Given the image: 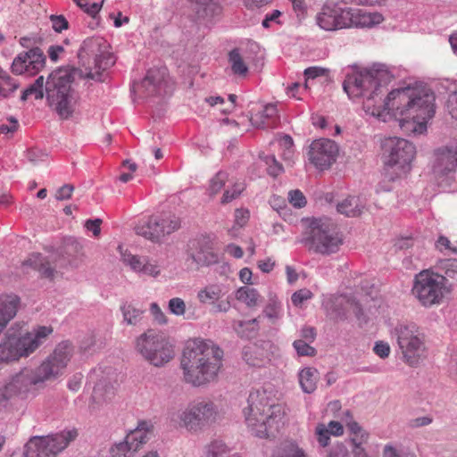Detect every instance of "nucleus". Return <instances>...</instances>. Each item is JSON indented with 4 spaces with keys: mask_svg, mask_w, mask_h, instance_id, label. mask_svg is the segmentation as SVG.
Here are the masks:
<instances>
[{
    "mask_svg": "<svg viewBox=\"0 0 457 457\" xmlns=\"http://www.w3.org/2000/svg\"><path fill=\"white\" fill-rule=\"evenodd\" d=\"M343 88L350 98H363L364 111L376 117L387 112L394 116L405 131L422 134L427 122L435 114V95L425 86L400 87L389 92L386 86L394 72L384 63L367 68H348Z\"/></svg>",
    "mask_w": 457,
    "mask_h": 457,
    "instance_id": "1",
    "label": "nucleus"
},
{
    "mask_svg": "<svg viewBox=\"0 0 457 457\" xmlns=\"http://www.w3.org/2000/svg\"><path fill=\"white\" fill-rule=\"evenodd\" d=\"M79 68H60L52 72L46 81L39 76L33 84L25 89L21 101L29 96L42 99L46 92V100L62 120L69 119L74 112L77 94L71 87L76 76L96 81H104L103 71L115 63L114 56L107 52L106 42L101 37H88L83 41L79 51Z\"/></svg>",
    "mask_w": 457,
    "mask_h": 457,
    "instance_id": "2",
    "label": "nucleus"
},
{
    "mask_svg": "<svg viewBox=\"0 0 457 457\" xmlns=\"http://www.w3.org/2000/svg\"><path fill=\"white\" fill-rule=\"evenodd\" d=\"M73 347L69 341L61 342L36 369L25 368L12 376L0 388V409L12 408L29 398H34L45 383L62 375L72 356Z\"/></svg>",
    "mask_w": 457,
    "mask_h": 457,
    "instance_id": "3",
    "label": "nucleus"
},
{
    "mask_svg": "<svg viewBox=\"0 0 457 457\" xmlns=\"http://www.w3.org/2000/svg\"><path fill=\"white\" fill-rule=\"evenodd\" d=\"M223 351L210 340L194 339L187 343L180 367L184 381L193 386L213 382L222 367Z\"/></svg>",
    "mask_w": 457,
    "mask_h": 457,
    "instance_id": "4",
    "label": "nucleus"
},
{
    "mask_svg": "<svg viewBox=\"0 0 457 457\" xmlns=\"http://www.w3.org/2000/svg\"><path fill=\"white\" fill-rule=\"evenodd\" d=\"M243 412L252 434L261 438L274 436L285 423V406L277 403L266 390L251 392Z\"/></svg>",
    "mask_w": 457,
    "mask_h": 457,
    "instance_id": "5",
    "label": "nucleus"
},
{
    "mask_svg": "<svg viewBox=\"0 0 457 457\" xmlns=\"http://www.w3.org/2000/svg\"><path fill=\"white\" fill-rule=\"evenodd\" d=\"M384 21L381 13L367 12L358 8H322L317 14L316 21L320 29L334 31L347 28H370Z\"/></svg>",
    "mask_w": 457,
    "mask_h": 457,
    "instance_id": "6",
    "label": "nucleus"
},
{
    "mask_svg": "<svg viewBox=\"0 0 457 457\" xmlns=\"http://www.w3.org/2000/svg\"><path fill=\"white\" fill-rule=\"evenodd\" d=\"M303 243L309 251L328 256L339 251L343 237L330 218H315L312 220Z\"/></svg>",
    "mask_w": 457,
    "mask_h": 457,
    "instance_id": "7",
    "label": "nucleus"
},
{
    "mask_svg": "<svg viewBox=\"0 0 457 457\" xmlns=\"http://www.w3.org/2000/svg\"><path fill=\"white\" fill-rule=\"evenodd\" d=\"M52 332L51 327L42 326L21 337L6 334L0 343V366L28 357L46 340Z\"/></svg>",
    "mask_w": 457,
    "mask_h": 457,
    "instance_id": "8",
    "label": "nucleus"
},
{
    "mask_svg": "<svg viewBox=\"0 0 457 457\" xmlns=\"http://www.w3.org/2000/svg\"><path fill=\"white\" fill-rule=\"evenodd\" d=\"M382 158L386 166V178L395 180L411 170V162L415 155V146L408 140L396 137H386L381 143Z\"/></svg>",
    "mask_w": 457,
    "mask_h": 457,
    "instance_id": "9",
    "label": "nucleus"
},
{
    "mask_svg": "<svg viewBox=\"0 0 457 457\" xmlns=\"http://www.w3.org/2000/svg\"><path fill=\"white\" fill-rule=\"evenodd\" d=\"M135 349L144 360L155 367L164 366L175 355L173 345L168 338L154 329H147L136 338Z\"/></svg>",
    "mask_w": 457,
    "mask_h": 457,
    "instance_id": "10",
    "label": "nucleus"
},
{
    "mask_svg": "<svg viewBox=\"0 0 457 457\" xmlns=\"http://www.w3.org/2000/svg\"><path fill=\"white\" fill-rule=\"evenodd\" d=\"M447 279L432 270H423L414 278L412 294L421 305L431 307L444 298Z\"/></svg>",
    "mask_w": 457,
    "mask_h": 457,
    "instance_id": "11",
    "label": "nucleus"
},
{
    "mask_svg": "<svg viewBox=\"0 0 457 457\" xmlns=\"http://www.w3.org/2000/svg\"><path fill=\"white\" fill-rule=\"evenodd\" d=\"M78 436L76 430H64L47 436L33 437L25 445V457H55Z\"/></svg>",
    "mask_w": 457,
    "mask_h": 457,
    "instance_id": "12",
    "label": "nucleus"
},
{
    "mask_svg": "<svg viewBox=\"0 0 457 457\" xmlns=\"http://www.w3.org/2000/svg\"><path fill=\"white\" fill-rule=\"evenodd\" d=\"M405 362L414 365L425 351L424 336L414 323L400 324L393 332Z\"/></svg>",
    "mask_w": 457,
    "mask_h": 457,
    "instance_id": "13",
    "label": "nucleus"
},
{
    "mask_svg": "<svg viewBox=\"0 0 457 457\" xmlns=\"http://www.w3.org/2000/svg\"><path fill=\"white\" fill-rule=\"evenodd\" d=\"M181 226L179 217L174 214L151 216L135 227L137 235L152 242H161L162 238L177 231Z\"/></svg>",
    "mask_w": 457,
    "mask_h": 457,
    "instance_id": "14",
    "label": "nucleus"
},
{
    "mask_svg": "<svg viewBox=\"0 0 457 457\" xmlns=\"http://www.w3.org/2000/svg\"><path fill=\"white\" fill-rule=\"evenodd\" d=\"M218 410L215 404L207 400L195 402L188 405L179 416L180 421L189 430H197L215 422Z\"/></svg>",
    "mask_w": 457,
    "mask_h": 457,
    "instance_id": "15",
    "label": "nucleus"
},
{
    "mask_svg": "<svg viewBox=\"0 0 457 457\" xmlns=\"http://www.w3.org/2000/svg\"><path fill=\"white\" fill-rule=\"evenodd\" d=\"M167 69L165 67L150 69L140 83L133 86V92L139 97L167 94L170 88Z\"/></svg>",
    "mask_w": 457,
    "mask_h": 457,
    "instance_id": "16",
    "label": "nucleus"
},
{
    "mask_svg": "<svg viewBox=\"0 0 457 457\" xmlns=\"http://www.w3.org/2000/svg\"><path fill=\"white\" fill-rule=\"evenodd\" d=\"M338 153L337 144L328 138L314 140L308 153L310 162L318 169L325 170L336 162Z\"/></svg>",
    "mask_w": 457,
    "mask_h": 457,
    "instance_id": "17",
    "label": "nucleus"
},
{
    "mask_svg": "<svg viewBox=\"0 0 457 457\" xmlns=\"http://www.w3.org/2000/svg\"><path fill=\"white\" fill-rule=\"evenodd\" d=\"M46 55L39 47H32L27 52L19 54L12 61L11 71L15 75L25 71L35 74L44 68Z\"/></svg>",
    "mask_w": 457,
    "mask_h": 457,
    "instance_id": "18",
    "label": "nucleus"
},
{
    "mask_svg": "<svg viewBox=\"0 0 457 457\" xmlns=\"http://www.w3.org/2000/svg\"><path fill=\"white\" fill-rule=\"evenodd\" d=\"M457 170V146L444 145L434 151L432 171L436 177H448Z\"/></svg>",
    "mask_w": 457,
    "mask_h": 457,
    "instance_id": "19",
    "label": "nucleus"
},
{
    "mask_svg": "<svg viewBox=\"0 0 457 457\" xmlns=\"http://www.w3.org/2000/svg\"><path fill=\"white\" fill-rule=\"evenodd\" d=\"M119 249L123 263L129 266L134 271L153 277L159 275L160 270L158 266L149 262L146 257L134 255L127 251L123 252L121 246H119Z\"/></svg>",
    "mask_w": 457,
    "mask_h": 457,
    "instance_id": "20",
    "label": "nucleus"
},
{
    "mask_svg": "<svg viewBox=\"0 0 457 457\" xmlns=\"http://www.w3.org/2000/svg\"><path fill=\"white\" fill-rule=\"evenodd\" d=\"M20 304V298L14 295L0 297V334L7 324L15 317Z\"/></svg>",
    "mask_w": 457,
    "mask_h": 457,
    "instance_id": "21",
    "label": "nucleus"
},
{
    "mask_svg": "<svg viewBox=\"0 0 457 457\" xmlns=\"http://www.w3.org/2000/svg\"><path fill=\"white\" fill-rule=\"evenodd\" d=\"M115 395V388L105 380L99 381L94 387L90 408L99 410L108 403Z\"/></svg>",
    "mask_w": 457,
    "mask_h": 457,
    "instance_id": "22",
    "label": "nucleus"
},
{
    "mask_svg": "<svg viewBox=\"0 0 457 457\" xmlns=\"http://www.w3.org/2000/svg\"><path fill=\"white\" fill-rule=\"evenodd\" d=\"M23 266H29L37 270L43 278L53 279L57 273L52 262L41 253L30 254L23 262Z\"/></svg>",
    "mask_w": 457,
    "mask_h": 457,
    "instance_id": "23",
    "label": "nucleus"
},
{
    "mask_svg": "<svg viewBox=\"0 0 457 457\" xmlns=\"http://www.w3.org/2000/svg\"><path fill=\"white\" fill-rule=\"evenodd\" d=\"M278 110L275 104H267L250 119L253 126L258 129L274 128L277 123Z\"/></svg>",
    "mask_w": 457,
    "mask_h": 457,
    "instance_id": "24",
    "label": "nucleus"
},
{
    "mask_svg": "<svg viewBox=\"0 0 457 457\" xmlns=\"http://www.w3.org/2000/svg\"><path fill=\"white\" fill-rule=\"evenodd\" d=\"M194 10L199 19L208 20L221 12V6L217 0H194Z\"/></svg>",
    "mask_w": 457,
    "mask_h": 457,
    "instance_id": "25",
    "label": "nucleus"
},
{
    "mask_svg": "<svg viewBox=\"0 0 457 457\" xmlns=\"http://www.w3.org/2000/svg\"><path fill=\"white\" fill-rule=\"evenodd\" d=\"M153 425L145 420L138 422L136 429L131 431L127 436V440L131 445L137 446V451L143 445L145 444L152 435Z\"/></svg>",
    "mask_w": 457,
    "mask_h": 457,
    "instance_id": "26",
    "label": "nucleus"
},
{
    "mask_svg": "<svg viewBox=\"0 0 457 457\" xmlns=\"http://www.w3.org/2000/svg\"><path fill=\"white\" fill-rule=\"evenodd\" d=\"M365 208L364 202L359 196H350L337 205V210L347 217H356L361 214Z\"/></svg>",
    "mask_w": 457,
    "mask_h": 457,
    "instance_id": "27",
    "label": "nucleus"
},
{
    "mask_svg": "<svg viewBox=\"0 0 457 457\" xmlns=\"http://www.w3.org/2000/svg\"><path fill=\"white\" fill-rule=\"evenodd\" d=\"M120 310L122 314L123 323L129 326H137L141 324L145 313L143 309L137 307L132 303L125 302L120 305Z\"/></svg>",
    "mask_w": 457,
    "mask_h": 457,
    "instance_id": "28",
    "label": "nucleus"
},
{
    "mask_svg": "<svg viewBox=\"0 0 457 457\" xmlns=\"http://www.w3.org/2000/svg\"><path fill=\"white\" fill-rule=\"evenodd\" d=\"M298 378L302 390L306 394H312L317 387L319 372L315 368L307 367L299 372Z\"/></svg>",
    "mask_w": 457,
    "mask_h": 457,
    "instance_id": "29",
    "label": "nucleus"
},
{
    "mask_svg": "<svg viewBox=\"0 0 457 457\" xmlns=\"http://www.w3.org/2000/svg\"><path fill=\"white\" fill-rule=\"evenodd\" d=\"M224 295L222 286L211 284L200 289L197 299L204 304H214Z\"/></svg>",
    "mask_w": 457,
    "mask_h": 457,
    "instance_id": "30",
    "label": "nucleus"
},
{
    "mask_svg": "<svg viewBox=\"0 0 457 457\" xmlns=\"http://www.w3.org/2000/svg\"><path fill=\"white\" fill-rule=\"evenodd\" d=\"M236 298L239 302L245 303L249 308L257 306L261 300L258 291L249 287H241L238 288L236 291Z\"/></svg>",
    "mask_w": 457,
    "mask_h": 457,
    "instance_id": "31",
    "label": "nucleus"
},
{
    "mask_svg": "<svg viewBox=\"0 0 457 457\" xmlns=\"http://www.w3.org/2000/svg\"><path fill=\"white\" fill-rule=\"evenodd\" d=\"M18 87V82L6 71L0 68V95L4 97H8Z\"/></svg>",
    "mask_w": 457,
    "mask_h": 457,
    "instance_id": "32",
    "label": "nucleus"
},
{
    "mask_svg": "<svg viewBox=\"0 0 457 457\" xmlns=\"http://www.w3.org/2000/svg\"><path fill=\"white\" fill-rule=\"evenodd\" d=\"M228 61L234 74L245 77L248 72V67L243 61L238 49H233L228 54Z\"/></svg>",
    "mask_w": 457,
    "mask_h": 457,
    "instance_id": "33",
    "label": "nucleus"
},
{
    "mask_svg": "<svg viewBox=\"0 0 457 457\" xmlns=\"http://www.w3.org/2000/svg\"><path fill=\"white\" fill-rule=\"evenodd\" d=\"M272 457H306L303 450L291 442L281 444L274 452Z\"/></svg>",
    "mask_w": 457,
    "mask_h": 457,
    "instance_id": "34",
    "label": "nucleus"
},
{
    "mask_svg": "<svg viewBox=\"0 0 457 457\" xmlns=\"http://www.w3.org/2000/svg\"><path fill=\"white\" fill-rule=\"evenodd\" d=\"M229 448L220 440H213L205 446V457H230Z\"/></svg>",
    "mask_w": 457,
    "mask_h": 457,
    "instance_id": "35",
    "label": "nucleus"
},
{
    "mask_svg": "<svg viewBox=\"0 0 457 457\" xmlns=\"http://www.w3.org/2000/svg\"><path fill=\"white\" fill-rule=\"evenodd\" d=\"M62 253L66 255L70 264H73L75 259L82 254V245L74 238H69L63 245Z\"/></svg>",
    "mask_w": 457,
    "mask_h": 457,
    "instance_id": "36",
    "label": "nucleus"
},
{
    "mask_svg": "<svg viewBox=\"0 0 457 457\" xmlns=\"http://www.w3.org/2000/svg\"><path fill=\"white\" fill-rule=\"evenodd\" d=\"M136 452L137 446L131 445L127 438L110 449L111 457H132Z\"/></svg>",
    "mask_w": 457,
    "mask_h": 457,
    "instance_id": "37",
    "label": "nucleus"
},
{
    "mask_svg": "<svg viewBox=\"0 0 457 457\" xmlns=\"http://www.w3.org/2000/svg\"><path fill=\"white\" fill-rule=\"evenodd\" d=\"M189 257L197 266H207L215 263L218 260L217 256L209 250H199L192 252Z\"/></svg>",
    "mask_w": 457,
    "mask_h": 457,
    "instance_id": "38",
    "label": "nucleus"
},
{
    "mask_svg": "<svg viewBox=\"0 0 457 457\" xmlns=\"http://www.w3.org/2000/svg\"><path fill=\"white\" fill-rule=\"evenodd\" d=\"M228 179V174L225 171H219L210 180L207 192L210 196H214L224 187Z\"/></svg>",
    "mask_w": 457,
    "mask_h": 457,
    "instance_id": "39",
    "label": "nucleus"
},
{
    "mask_svg": "<svg viewBox=\"0 0 457 457\" xmlns=\"http://www.w3.org/2000/svg\"><path fill=\"white\" fill-rule=\"evenodd\" d=\"M77 5L92 18H96L104 0H73Z\"/></svg>",
    "mask_w": 457,
    "mask_h": 457,
    "instance_id": "40",
    "label": "nucleus"
},
{
    "mask_svg": "<svg viewBox=\"0 0 457 457\" xmlns=\"http://www.w3.org/2000/svg\"><path fill=\"white\" fill-rule=\"evenodd\" d=\"M436 267L444 271L447 277L454 278L457 276V259H440L437 261Z\"/></svg>",
    "mask_w": 457,
    "mask_h": 457,
    "instance_id": "41",
    "label": "nucleus"
},
{
    "mask_svg": "<svg viewBox=\"0 0 457 457\" xmlns=\"http://www.w3.org/2000/svg\"><path fill=\"white\" fill-rule=\"evenodd\" d=\"M245 190V185L240 182H236L233 184V186L229 188H227L221 197L220 203L222 204H227L233 200L239 197L241 193Z\"/></svg>",
    "mask_w": 457,
    "mask_h": 457,
    "instance_id": "42",
    "label": "nucleus"
},
{
    "mask_svg": "<svg viewBox=\"0 0 457 457\" xmlns=\"http://www.w3.org/2000/svg\"><path fill=\"white\" fill-rule=\"evenodd\" d=\"M369 438L368 433H362L360 437L351 438L353 457H369L366 450L361 446Z\"/></svg>",
    "mask_w": 457,
    "mask_h": 457,
    "instance_id": "43",
    "label": "nucleus"
},
{
    "mask_svg": "<svg viewBox=\"0 0 457 457\" xmlns=\"http://www.w3.org/2000/svg\"><path fill=\"white\" fill-rule=\"evenodd\" d=\"M280 302L277 298H270V303L263 310V313L270 320H278L280 317Z\"/></svg>",
    "mask_w": 457,
    "mask_h": 457,
    "instance_id": "44",
    "label": "nucleus"
},
{
    "mask_svg": "<svg viewBox=\"0 0 457 457\" xmlns=\"http://www.w3.org/2000/svg\"><path fill=\"white\" fill-rule=\"evenodd\" d=\"M265 164L268 166V173L270 176L277 177L283 171L282 165L277 161L274 155L261 156Z\"/></svg>",
    "mask_w": 457,
    "mask_h": 457,
    "instance_id": "45",
    "label": "nucleus"
},
{
    "mask_svg": "<svg viewBox=\"0 0 457 457\" xmlns=\"http://www.w3.org/2000/svg\"><path fill=\"white\" fill-rule=\"evenodd\" d=\"M293 346L300 356H314L316 350L311 346L306 341L297 339L293 343Z\"/></svg>",
    "mask_w": 457,
    "mask_h": 457,
    "instance_id": "46",
    "label": "nucleus"
},
{
    "mask_svg": "<svg viewBox=\"0 0 457 457\" xmlns=\"http://www.w3.org/2000/svg\"><path fill=\"white\" fill-rule=\"evenodd\" d=\"M327 457H350V453L344 443L337 442L328 449Z\"/></svg>",
    "mask_w": 457,
    "mask_h": 457,
    "instance_id": "47",
    "label": "nucleus"
},
{
    "mask_svg": "<svg viewBox=\"0 0 457 457\" xmlns=\"http://www.w3.org/2000/svg\"><path fill=\"white\" fill-rule=\"evenodd\" d=\"M169 310L174 315H184L186 312V303L184 300L179 297L171 298L169 301Z\"/></svg>",
    "mask_w": 457,
    "mask_h": 457,
    "instance_id": "48",
    "label": "nucleus"
},
{
    "mask_svg": "<svg viewBox=\"0 0 457 457\" xmlns=\"http://www.w3.org/2000/svg\"><path fill=\"white\" fill-rule=\"evenodd\" d=\"M289 203L296 208H302L306 204V199L303 194L298 190H291L288 193Z\"/></svg>",
    "mask_w": 457,
    "mask_h": 457,
    "instance_id": "49",
    "label": "nucleus"
},
{
    "mask_svg": "<svg viewBox=\"0 0 457 457\" xmlns=\"http://www.w3.org/2000/svg\"><path fill=\"white\" fill-rule=\"evenodd\" d=\"M312 296L313 294L311 292V290L307 288H303L295 292L291 296V300L294 305L299 306L304 301L311 299Z\"/></svg>",
    "mask_w": 457,
    "mask_h": 457,
    "instance_id": "50",
    "label": "nucleus"
},
{
    "mask_svg": "<svg viewBox=\"0 0 457 457\" xmlns=\"http://www.w3.org/2000/svg\"><path fill=\"white\" fill-rule=\"evenodd\" d=\"M52 28L56 32H62L63 29H68L69 22L62 15H51Z\"/></svg>",
    "mask_w": 457,
    "mask_h": 457,
    "instance_id": "51",
    "label": "nucleus"
},
{
    "mask_svg": "<svg viewBox=\"0 0 457 457\" xmlns=\"http://www.w3.org/2000/svg\"><path fill=\"white\" fill-rule=\"evenodd\" d=\"M46 156L47 154L45 151L38 148H32L27 152L28 160L34 164L45 161Z\"/></svg>",
    "mask_w": 457,
    "mask_h": 457,
    "instance_id": "52",
    "label": "nucleus"
},
{
    "mask_svg": "<svg viewBox=\"0 0 457 457\" xmlns=\"http://www.w3.org/2000/svg\"><path fill=\"white\" fill-rule=\"evenodd\" d=\"M446 108L451 117L457 120V89L449 94Z\"/></svg>",
    "mask_w": 457,
    "mask_h": 457,
    "instance_id": "53",
    "label": "nucleus"
},
{
    "mask_svg": "<svg viewBox=\"0 0 457 457\" xmlns=\"http://www.w3.org/2000/svg\"><path fill=\"white\" fill-rule=\"evenodd\" d=\"M316 433L318 436V442L322 446L325 447L328 445L329 439H330V433L328 432V428L320 424L316 428Z\"/></svg>",
    "mask_w": 457,
    "mask_h": 457,
    "instance_id": "54",
    "label": "nucleus"
},
{
    "mask_svg": "<svg viewBox=\"0 0 457 457\" xmlns=\"http://www.w3.org/2000/svg\"><path fill=\"white\" fill-rule=\"evenodd\" d=\"M436 248L444 253L445 251H450L452 253H457V249L452 247L451 241L445 236H440L435 243Z\"/></svg>",
    "mask_w": 457,
    "mask_h": 457,
    "instance_id": "55",
    "label": "nucleus"
},
{
    "mask_svg": "<svg viewBox=\"0 0 457 457\" xmlns=\"http://www.w3.org/2000/svg\"><path fill=\"white\" fill-rule=\"evenodd\" d=\"M326 71H327L326 69H323L320 67H316V66L309 67V68L305 69L304 72H303L304 77L306 79V82L304 85L305 88L307 87V80L314 79L318 77L324 76Z\"/></svg>",
    "mask_w": 457,
    "mask_h": 457,
    "instance_id": "56",
    "label": "nucleus"
},
{
    "mask_svg": "<svg viewBox=\"0 0 457 457\" xmlns=\"http://www.w3.org/2000/svg\"><path fill=\"white\" fill-rule=\"evenodd\" d=\"M74 187L71 184H65L61 187L55 193V198L58 201L68 200L71 197Z\"/></svg>",
    "mask_w": 457,
    "mask_h": 457,
    "instance_id": "57",
    "label": "nucleus"
},
{
    "mask_svg": "<svg viewBox=\"0 0 457 457\" xmlns=\"http://www.w3.org/2000/svg\"><path fill=\"white\" fill-rule=\"evenodd\" d=\"M374 353L382 359L387 358L390 354V346L383 341L376 342L373 347Z\"/></svg>",
    "mask_w": 457,
    "mask_h": 457,
    "instance_id": "58",
    "label": "nucleus"
},
{
    "mask_svg": "<svg viewBox=\"0 0 457 457\" xmlns=\"http://www.w3.org/2000/svg\"><path fill=\"white\" fill-rule=\"evenodd\" d=\"M345 426L348 430L355 436L354 437H360L362 433H366L353 417H350L349 420H345Z\"/></svg>",
    "mask_w": 457,
    "mask_h": 457,
    "instance_id": "59",
    "label": "nucleus"
},
{
    "mask_svg": "<svg viewBox=\"0 0 457 457\" xmlns=\"http://www.w3.org/2000/svg\"><path fill=\"white\" fill-rule=\"evenodd\" d=\"M101 219L87 220L85 223V227L87 230L92 231L95 237H98L101 233Z\"/></svg>",
    "mask_w": 457,
    "mask_h": 457,
    "instance_id": "60",
    "label": "nucleus"
},
{
    "mask_svg": "<svg viewBox=\"0 0 457 457\" xmlns=\"http://www.w3.org/2000/svg\"><path fill=\"white\" fill-rule=\"evenodd\" d=\"M249 219V212L246 210L237 209L235 211V222L237 226L243 227Z\"/></svg>",
    "mask_w": 457,
    "mask_h": 457,
    "instance_id": "61",
    "label": "nucleus"
},
{
    "mask_svg": "<svg viewBox=\"0 0 457 457\" xmlns=\"http://www.w3.org/2000/svg\"><path fill=\"white\" fill-rule=\"evenodd\" d=\"M150 310H151V312L153 313V315L154 316L155 320L158 321V323H160V324L166 323V321H167L166 316L162 312V310L160 309L159 305L156 303H151Z\"/></svg>",
    "mask_w": 457,
    "mask_h": 457,
    "instance_id": "62",
    "label": "nucleus"
},
{
    "mask_svg": "<svg viewBox=\"0 0 457 457\" xmlns=\"http://www.w3.org/2000/svg\"><path fill=\"white\" fill-rule=\"evenodd\" d=\"M300 336L304 340L308 341L309 343H312L315 340L316 337L315 328L312 327H304L301 329Z\"/></svg>",
    "mask_w": 457,
    "mask_h": 457,
    "instance_id": "63",
    "label": "nucleus"
},
{
    "mask_svg": "<svg viewBox=\"0 0 457 457\" xmlns=\"http://www.w3.org/2000/svg\"><path fill=\"white\" fill-rule=\"evenodd\" d=\"M328 432L333 436H342L344 434V428L339 421H330L328 425Z\"/></svg>",
    "mask_w": 457,
    "mask_h": 457,
    "instance_id": "64",
    "label": "nucleus"
}]
</instances>
